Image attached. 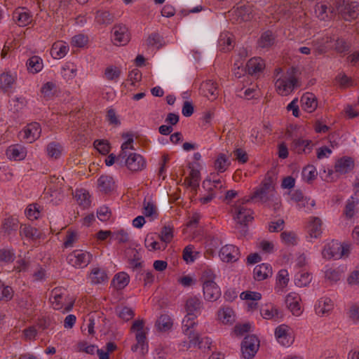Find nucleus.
<instances>
[{
	"label": "nucleus",
	"instance_id": "nucleus-23",
	"mask_svg": "<svg viewBox=\"0 0 359 359\" xmlns=\"http://www.w3.org/2000/svg\"><path fill=\"white\" fill-rule=\"evenodd\" d=\"M264 67V63L260 57L251 58L246 64L247 72L250 75L260 72Z\"/></svg>",
	"mask_w": 359,
	"mask_h": 359
},
{
	"label": "nucleus",
	"instance_id": "nucleus-63",
	"mask_svg": "<svg viewBox=\"0 0 359 359\" xmlns=\"http://www.w3.org/2000/svg\"><path fill=\"white\" fill-rule=\"evenodd\" d=\"M235 158L241 163H245L248 161V155L243 149L237 148L233 151Z\"/></svg>",
	"mask_w": 359,
	"mask_h": 359
},
{
	"label": "nucleus",
	"instance_id": "nucleus-10",
	"mask_svg": "<svg viewBox=\"0 0 359 359\" xmlns=\"http://www.w3.org/2000/svg\"><path fill=\"white\" fill-rule=\"evenodd\" d=\"M219 257L223 262H234L240 257L239 249L233 245H226L219 251Z\"/></svg>",
	"mask_w": 359,
	"mask_h": 359
},
{
	"label": "nucleus",
	"instance_id": "nucleus-6",
	"mask_svg": "<svg viewBox=\"0 0 359 359\" xmlns=\"http://www.w3.org/2000/svg\"><path fill=\"white\" fill-rule=\"evenodd\" d=\"M112 41L116 46H124L130 41L128 28L124 25H116L112 31Z\"/></svg>",
	"mask_w": 359,
	"mask_h": 359
},
{
	"label": "nucleus",
	"instance_id": "nucleus-16",
	"mask_svg": "<svg viewBox=\"0 0 359 359\" xmlns=\"http://www.w3.org/2000/svg\"><path fill=\"white\" fill-rule=\"evenodd\" d=\"M354 168V161L351 157H343L339 159L334 165L336 172L346 174Z\"/></svg>",
	"mask_w": 359,
	"mask_h": 359
},
{
	"label": "nucleus",
	"instance_id": "nucleus-60",
	"mask_svg": "<svg viewBox=\"0 0 359 359\" xmlns=\"http://www.w3.org/2000/svg\"><path fill=\"white\" fill-rule=\"evenodd\" d=\"M147 45L161 48L163 46L162 37L158 33H152L147 39Z\"/></svg>",
	"mask_w": 359,
	"mask_h": 359
},
{
	"label": "nucleus",
	"instance_id": "nucleus-11",
	"mask_svg": "<svg viewBox=\"0 0 359 359\" xmlns=\"http://www.w3.org/2000/svg\"><path fill=\"white\" fill-rule=\"evenodd\" d=\"M312 148L313 144L311 140L301 138L294 139L290 147L291 150L298 154L302 153L309 154Z\"/></svg>",
	"mask_w": 359,
	"mask_h": 359
},
{
	"label": "nucleus",
	"instance_id": "nucleus-61",
	"mask_svg": "<svg viewBox=\"0 0 359 359\" xmlns=\"http://www.w3.org/2000/svg\"><path fill=\"white\" fill-rule=\"evenodd\" d=\"M77 241V233L75 231L68 230L63 243L65 248L72 247L74 243Z\"/></svg>",
	"mask_w": 359,
	"mask_h": 359
},
{
	"label": "nucleus",
	"instance_id": "nucleus-15",
	"mask_svg": "<svg viewBox=\"0 0 359 359\" xmlns=\"http://www.w3.org/2000/svg\"><path fill=\"white\" fill-rule=\"evenodd\" d=\"M238 22H247L252 18V8L250 6L242 5L233 11Z\"/></svg>",
	"mask_w": 359,
	"mask_h": 359
},
{
	"label": "nucleus",
	"instance_id": "nucleus-46",
	"mask_svg": "<svg viewBox=\"0 0 359 359\" xmlns=\"http://www.w3.org/2000/svg\"><path fill=\"white\" fill-rule=\"evenodd\" d=\"M76 198L80 205L88 207L90 204V195L88 191L83 189L76 191Z\"/></svg>",
	"mask_w": 359,
	"mask_h": 359
},
{
	"label": "nucleus",
	"instance_id": "nucleus-51",
	"mask_svg": "<svg viewBox=\"0 0 359 359\" xmlns=\"http://www.w3.org/2000/svg\"><path fill=\"white\" fill-rule=\"evenodd\" d=\"M56 85L53 82H47L42 86L41 89V93L46 98H51L55 94Z\"/></svg>",
	"mask_w": 359,
	"mask_h": 359
},
{
	"label": "nucleus",
	"instance_id": "nucleus-8",
	"mask_svg": "<svg viewBox=\"0 0 359 359\" xmlns=\"http://www.w3.org/2000/svg\"><path fill=\"white\" fill-rule=\"evenodd\" d=\"M124 165L132 172H137L142 170L146 167V161L140 154L130 153L125 160Z\"/></svg>",
	"mask_w": 359,
	"mask_h": 359
},
{
	"label": "nucleus",
	"instance_id": "nucleus-34",
	"mask_svg": "<svg viewBox=\"0 0 359 359\" xmlns=\"http://www.w3.org/2000/svg\"><path fill=\"white\" fill-rule=\"evenodd\" d=\"M229 165V158L224 154H219L215 161V168L219 172H224Z\"/></svg>",
	"mask_w": 359,
	"mask_h": 359
},
{
	"label": "nucleus",
	"instance_id": "nucleus-2",
	"mask_svg": "<svg viewBox=\"0 0 359 359\" xmlns=\"http://www.w3.org/2000/svg\"><path fill=\"white\" fill-rule=\"evenodd\" d=\"M298 72V69L292 67L287 72L289 76L287 78L278 79L275 83L277 92L282 96L289 95L296 87L298 86V80L295 74Z\"/></svg>",
	"mask_w": 359,
	"mask_h": 359
},
{
	"label": "nucleus",
	"instance_id": "nucleus-39",
	"mask_svg": "<svg viewBox=\"0 0 359 359\" xmlns=\"http://www.w3.org/2000/svg\"><path fill=\"white\" fill-rule=\"evenodd\" d=\"M18 221L16 218L8 217L2 222V230L5 233L10 234L12 231H15L18 229Z\"/></svg>",
	"mask_w": 359,
	"mask_h": 359
},
{
	"label": "nucleus",
	"instance_id": "nucleus-5",
	"mask_svg": "<svg viewBox=\"0 0 359 359\" xmlns=\"http://www.w3.org/2000/svg\"><path fill=\"white\" fill-rule=\"evenodd\" d=\"M259 347V340L255 335L246 336L241 343L242 355L245 359H252Z\"/></svg>",
	"mask_w": 359,
	"mask_h": 359
},
{
	"label": "nucleus",
	"instance_id": "nucleus-3",
	"mask_svg": "<svg viewBox=\"0 0 359 359\" xmlns=\"http://www.w3.org/2000/svg\"><path fill=\"white\" fill-rule=\"evenodd\" d=\"M335 9L346 21L355 20L359 15V4L357 2L346 3L345 0H338Z\"/></svg>",
	"mask_w": 359,
	"mask_h": 359
},
{
	"label": "nucleus",
	"instance_id": "nucleus-14",
	"mask_svg": "<svg viewBox=\"0 0 359 359\" xmlns=\"http://www.w3.org/2000/svg\"><path fill=\"white\" fill-rule=\"evenodd\" d=\"M271 275L272 268L267 264H259L253 270V276L257 281L264 280Z\"/></svg>",
	"mask_w": 359,
	"mask_h": 359
},
{
	"label": "nucleus",
	"instance_id": "nucleus-27",
	"mask_svg": "<svg viewBox=\"0 0 359 359\" xmlns=\"http://www.w3.org/2000/svg\"><path fill=\"white\" fill-rule=\"evenodd\" d=\"M185 335L187 336L189 339V343L187 346V348H189L191 346H198V348L203 349V348H205V346H203V339L201 338V336L198 333L195 332L194 330L184 331Z\"/></svg>",
	"mask_w": 359,
	"mask_h": 359
},
{
	"label": "nucleus",
	"instance_id": "nucleus-49",
	"mask_svg": "<svg viewBox=\"0 0 359 359\" xmlns=\"http://www.w3.org/2000/svg\"><path fill=\"white\" fill-rule=\"evenodd\" d=\"M20 233L21 236L23 235L28 238L36 239L37 238H39L38 230L36 228L32 227L31 226L22 225L20 226Z\"/></svg>",
	"mask_w": 359,
	"mask_h": 359
},
{
	"label": "nucleus",
	"instance_id": "nucleus-7",
	"mask_svg": "<svg viewBox=\"0 0 359 359\" xmlns=\"http://www.w3.org/2000/svg\"><path fill=\"white\" fill-rule=\"evenodd\" d=\"M274 194V186L270 180L264 182L260 187L257 189L252 195L251 198L258 199L259 201L265 203L268 201Z\"/></svg>",
	"mask_w": 359,
	"mask_h": 359
},
{
	"label": "nucleus",
	"instance_id": "nucleus-36",
	"mask_svg": "<svg viewBox=\"0 0 359 359\" xmlns=\"http://www.w3.org/2000/svg\"><path fill=\"white\" fill-rule=\"evenodd\" d=\"M15 76L8 72H4L0 75V88L6 91L11 88L15 83Z\"/></svg>",
	"mask_w": 359,
	"mask_h": 359
},
{
	"label": "nucleus",
	"instance_id": "nucleus-48",
	"mask_svg": "<svg viewBox=\"0 0 359 359\" xmlns=\"http://www.w3.org/2000/svg\"><path fill=\"white\" fill-rule=\"evenodd\" d=\"M62 147L56 142H50L47 146V153L49 157L57 158L62 154Z\"/></svg>",
	"mask_w": 359,
	"mask_h": 359
},
{
	"label": "nucleus",
	"instance_id": "nucleus-53",
	"mask_svg": "<svg viewBox=\"0 0 359 359\" xmlns=\"http://www.w3.org/2000/svg\"><path fill=\"white\" fill-rule=\"evenodd\" d=\"M40 206L36 204H30L25 210L27 217L30 219H36L40 216Z\"/></svg>",
	"mask_w": 359,
	"mask_h": 359
},
{
	"label": "nucleus",
	"instance_id": "nucleus-64",
	"mask_svg": "<svg viewBox=\"0 0 359 359\" xmlns=\"http://www.w3.org/2000/svg\"><path fill=\"white\" fill-rule=\"evenodd\" d=\"M118 316L123 320L128 321L134 317V311L132 309L125 306L118 311Z\"/></svg>",
	"mask_w": 359,
	"mask_h": 359
},
{
	"label": "nucleus",
	"instance_id": "nucleus-21",
	"mask_svg": "<svg viewBox=\"0 0 359 359\" xmlns=\"http://www.w3.org/2000/svg\"><path fill=\"white\" fill-rule=\"evenodd\" d=\"M201 308L202 302L196 297H191L186 301L185 309L188 314L191 313L197 316V313H200Z\"/></svg>",
	"mask_w": 359,
	"mask_h": 359
},
{
	"label": "nucleus",
	"instance_id": "nucleus-58",
	"mask_svg": "<svg viewBox=\"0 0 359 359\" xmlns=\"http://www.w3.org/2000/svg\"><path fill=\"white\" fill-rule=\"evenodd\" d=\"M63 178L62 181H58L57 185L54 188H50V196L58 198V200L60 201L64 198V191H63Z\"/></svg>",
	"mask_w": 359,
	"mask_h": 359
},
{
	"label": "nucleus",
	"instance_id": "nucleus-33",
	"mask_svg": "<svg viewBox=\"0 0 359 359\" xmlns=\"http://www.w3.org/2000/svg\"><path fill=\"white\" fill-rule=\"evenodd\" d=\"M114 16L109 11H98L96 13L95 20L99 25H107L114 22Z\"/></svg>",
	"mask_w": 359,
	"mask_h": 359
},
{
	"label": "nucleus",
	"instance_id": "nucleus-52",
	"mask_svg": "<svg viewBox=\"0 0 359 359\" xmlns=\"http://www.w3.org/2000/svg\"><path fill=\"white\" fill-rule=\"evenodd\" d=\"M94 147L102 155L107 154L110 151V144L107 140H96L93 143Z\"/></svg>",
	"mask_w": 359,
	"mask_h": 359
},
{
	"label": "nucleus",
	"instance_id": "nucleus-1",
	"mask_svg": "<svg viewBox=\"0 0 359 359\" xmlns=\"http://www.w3.org/2000/svg\"><path fill=\"white\" fill-rule=\"evenodd\" d=\"M214 276L211 270L205 271L202 276L203 295L206 300L210 302L216 301L221 296L220 289L212 280Z\"/></svg>",
	"mask_w": 359,
	"mask_h": 359
},
{
	"label": "nucleus",
	"instance_id": "nucleus-29",
	"mask_svg": "<svg viewBox=\"0 0 359 359\" xmlns=\"http://www.w3.org/2000/svg\"><path fill=\"white\" fill-rule=\"evenodd\" d=\"M189 168H191V171L189 177L185 178L184 182L187 183L189 187L196 189L199 186L201 179L200 172L198 170L191 168V164L189 165Z\"/></svg>",
	"mask_w": 359,
	"mask_h": 359
},
{
	"label": "nucleus",
	"instance_id": "nucleus-38",
	"mask_svg": "<svg viewBox=\"0 0 359 359\" xmlns=\"http://www.w3.org/2000/svg\"><path fill=\"white\" fill-rule=\"evenodd\" d=\"M156 326L160 331H166L172 326V322L168 315H161L156 322Z\"/></svg>",
	"mask_w": 359,
	"mask_h": 359
},
{
	"label": "nucleus",
	"instance_id": "nucleus-47",
	"mask_svg": "<svg viewBox=\"0 0 359 359\" xmlns=\"http://www.w3.org/2000/svg\"><path fill=\"white\" fill-rule=\"evenodd\" d=\"M317 176V170L312 165H308L303 168L302 177L307 182H312Z\"/></svg>",
	"mask_w": 359,
	"mask_h": 359
},
{
	"label": "nucleus",
	"instance_id": "nucleus-43",
	"mask_svg": "<svg viewBox=\"0 0 359 359\" xmlns=\"http://www.w3.org/2000/svg\"><path fill=\"white\" fill-rule=\"evenodd\" d=\"M143 214L145 217L157 218L158 215L156 205L151 201H147L146 199L143 202Z\"/></svg>",
	"mask_w": 359,
	"mask_h": 359
},
{
	"label": "nucleus",
	"instance_id": "nucleus-41",
	"mask_svg": "<svg viewBox=\"0 0 359 359\" xmlns=\"http://www.w3.org/2000/svg\"><path fill=\"white\" fill-rule=\"evenodd\" d=\"M329 12L332 13V10L329 8L325 4H317L315 6V13L320 20H326L329 18Z\"/></svg>",
	"mask_w": 359,
	"mask_h": 359
},
{
	"label": "nucleus",
	"instance_id": "nucleus-20",
	"mask_svg": "<svg viewBox=\"0 0 359 359\" xmlns=\"http://www.w3.org/2000/svg\"><path fill=\"white\" fill-rule=\"evenodd\" d=\"M69 51V46L63 41L55 42L51 48L50 54L54 59H60Z\"/></svg>",
	"mask_w": 359,
	"mask_h": 359
},
{
	"label": "nucleus",
	"instance_id": "nucleus-35",
	"mask_svg": "<svg viewBox=\"0 0 359 359\" xmlns=\"http://www.w3.org/2000/svg\"><path fill=\"white\" fill-rule=\"evenodd\" d=\"M285 325H279L276 328L275 335L277 340L283 346H287L289 344V340L287 339V330Z\"/></svg>",
	"mask_w": 359,
	"mask_h": 359
},
{
	"label": "nucleus",
	"instance_id": "nucleus-26",
	"mask_svg": "<svg viewBox=\"0 0 359 359\" xmlns=\"http://www.w3.org/2000/svg\"><path fill=\"white\" fill-rule=\"evenodd\" d=\"M6 155L8 158L14 161H20L25 158L26 154L23 148L20 145H12L6 149Z\"/></svg>",
	"mask_w": 359,
	"mask_h": 359
},
{
	"label": "nucleus",
	"instance_id": "nucleus-25",
	"mask_svg": "<svg viewBox=\"0 0 359 359\" xmlns=\"http://www.w3.org/2000/svg\"><path fill=\"white\" fill-rule=\"evenodd\" d=\"M129 281V276L125 272H120L114 276L111 285L116 290H119L126 287L128 285Z\"/></svg>",
	"mask_w": 359,
	"mask_h": 359
},
{
	"label": "nucleus",
	"instance_id": "nucleus-45",
	"mask_svg": "<svg viewBox=\"0 0 359 359\" xmlns=\"http://www.w3.org/2000/svg\"><path fill=\"white\" fill-rule=\"evenodd\" d=\"M13 290L11 287L5 285L0 280V301H9L13 298Z\"/></svg>",
	"mask_w": 359,
	"mask_h": 359
},
{
	"label": "nucleus",
	"instance_id": "nucleus-13",
	"mask_svg": "<svg viewBox=\"0 0 359 359\" xmlns=\"http://www.w3.org/2000/svg\"><path fill=\"white\" fill-rule=\"evenodd\" d=\"M302 107L307 112L311 113L314 111L318 107V101L316 95L307 92L301 97Z\"/></svg>",
	"mask_w": 359,
	"mask_h": 359
},
{
	"label": "nucleus",
	"instance_id": "nucleus-57",
	"mask_svg": "<svg viewBox=\"0 0 359 359\" xmlns=\"http://www.w3.org/2000/svg\"><path fill=\"white\" fill-rule=\"evenodd\" d=\"M222 50L224 52L229 51L233 48V40L230 36L221 35L219 41Z\"/></svg>",
	"mask_w": 359,
	"mask_h": 359
},
{
	"label": "nucleus",
	"instance_id": "nucleus-28",
	"mask_svg": "<svg viewBox=\"0 0 359 359\" xmlns=\"http://www.w3.org/2000/svg\"><path fill=\"white\" fill-rule=\"evenodd\" d=\"M201 88L208 99L214 100L216 98L217 95V84L216 83L212 80L206 81L202 83Z\"/></svg>",
	"mask_w": 359,
	"mask_h": 359
},
{
	"label": "nucleus",
	"instance_id": "nucleus-30",
	"mask_svg": "<svg viewBox=\"0 0 359 359\" xmlns=\"http://www.w3.org/2000/svg\"><path fill=\"white\" fill-rule=\"evenodd\" d=\"M333 309V304L331 299H325L318 301V304L315 307L316 313L323 316L325 314L328 313Z\"/></svg>",
	"mask_w": 359,
	"mask_h": 359
},
{
	"label": "nucleus",
	"instance_id": "nucleus-24",
	"mask_svg": "<svg viewBox=\"0 0 359 359\" xmlns=\"http://www.w3.org/2000/svg\"><path fill=\"white\" fill-rule=\"evenodd\" d=\"M25 137L31 141L35 140L40 137L41 133V126L39 123L33 122L28 124L25 129Z\"/></svg>",
	"mask_w": 359,
	"mask_h": 359
},
{
	"label": "nucleus",
	"instance_id": "nucleus-32",
	"mask_svg": "<svg viewBox=\"0 0 359 359\" xmlns=\"http://www.w3.org/2000/svg\"><path fill=\"white\" fill-rule=\"evenodd\" d=\"M321 226V219L319 217H313L308 226L310 236L313 238H318L322 233Z\"/></svg>",
	"mask_w": 359,
	"mask_h": 359
},
{
	"label": "nucleus",
	"instance_id": "nucleus-9",
	"mask_svg": "<svg viewBox=\"0 0 359 359\" xmlns=\"http://www.w3.org/2000/svg\"><path fill=\"white\" fill-rule=\"evenodd\" d=\"M13 19L20 27H25L31 23L32 15L27 8L18 7L13 13Z\"/></svg>",
	"mask_w": 359,
	"mask_h": 359
},
{
	"label": "nucleus",
	"instance_id": "nucleus-42",
	"mask_svg": "<svg viewBox=\"0 0 359 359\" xmlns=\"http://www.w3.org/2000/svg\"><path fill=\"white\" fill-rule=\"evenodd\" d=\"M218 317L224 324L231 323L234 320L233 311L229 307L223 308L219 311Z\"/></svg>",
	"mask_w": 359,
	"mask_h": 359
},
{
	"label": "nucleus",
	"instance_id": "nucleus-59",
	"mask_svg": "<svg viewBox=\"0 0 359 359\" xmlns=\"http://www.w3.org/2000/svg\"><path fill=\"white\" fill-rule=\"evenodd\" d=\"M282 241L287 245H294L297 244V236L292 231H283L280 234Z\"/></svg>",
	"mask_w": 359,
	"mask_h": 359
},
{
	"label": "nucleus",
	"instance_id": "nucleus-31",
	"mask_svg": "<svg viewBox=\"0 0 359 359\" xmlns=\"http://www.w3.org/2000/svg\"><path fill=\"white\" fill-rule=\"evenodd\" d=\"M89 278L93 284H100L107 280L108 276L104 269L100 268H94Z\"/></svg>",
	"mask_w": 359,
	"mask_h": 359
},
{
	"label": "nucleus",
	"instance_id": "nucleus-50",
	"mask_svg": "<svg viewBox=\"0 0 359 359\" xmlns=\"http://www.w3.org/2000/svg\"><path fill=\"white\" fill-rule=\"evenodd\" d=\"M196 315L187 313L182 320L183 331L192 330L197 324L196 321Z\"/></svg>",
	"mask_w": 359,
	"mask_h": 359
},
{
	"label": "nucleus",
	"instance_id": "nucleus-37",
	"mask_svg": "<svg viewBox=\"0 0 359 359\" xmlns=\"http://www.w3.org/2000/svg\"><path fill=\"white\" fill-rule=\"evenodd\" d=\"M27 69L32 73L40 72L43 67L42 60L38 56H32L27 62Z\"/></svg>",
	"mask_w": 359,
	"mask_h": 359
},
{
	"label": "nucleus",
	"instance_id": "nucleus-40",
	"mask_svg": "<svg viewBox=\"0 0 359 359\" xmlns=\"http://www.w3.org/2000/svg\"><path fill=\"white\" fill-rule=\"evenodd\" d=\"M292 297L293 295L292 294H288L285 299V303L287 307L290 310L292 314L299 316L302 313L301 306L298 300L290 302V299H293Z\"/></svg>",
	"mask_w": 359,
	"mask_h": 359
},
{
	"label": "nucleus",
	"instance_id": "nucleus-4",
	"mask_svg": "<svg viewBox=\"0 0 359 359\" xmlns=\"http://www.w3.org/2000/svg\"><path fill=\"white\" fill-rule=\"evenodd\" d=\"M93 255L82 250H75L67 256L68 263L75 268H84L91 262Z\"/></svg>",
	"mask_w": 359,
	"mask_h": 359
},
{
	"label": "nucleus",
	"instance_id": "nucleus-55",
	"mask_svg": "<svg viewBox=\"0 0 359 359\" xmlns=\"http://www.w3.org/2000/svg\"><path fill=\"white\" fill-rule=\"evenodd\" d=\"M172 238L173 229L170 226H164L159 234V238L161 241L165 243H168L172 241Z\"/></svg>",
	"mask_w": 359,
	"mask_h": 359
},
{
	"label": "nucleus",
	"instance_id": "nucleus-56",
	"mask_svg": "<svg viewBox=\"0 0 359 359\" xmlns=\"http://www.w3.org/2000/svg\"><path fill=\"white\" fill-rule=\"evenodd\" d=\"M88 41V36L83 34L75 35L72 38V45L79 48L84 47Z\"/></svg>",
	"mask_w": 359,
	"mask_h": 359
},
{
	"label": "nucleus",
	"instance_id": "nucleus-17",
	"mask_svg": "<svg viewBox=\"0 0 359 359\" xmlns=\"http://www.w3.org/2000/svg\"><path fill=\"white\" fill-rule=\"evenodd\" d=\"M340 248L341 243H332L327 245L323 252V256L325 259H330L332 258L334 259H340Z\"/></svg>",
	"mask_w": 359,
	"mask_h": 359
},
{
	"label": "nucleus",
	"instance_id": "nucleus-62",
	"mask_svg": "<svg viewBox=\"0 0 359 359\" xmlns=\"http://www.w3.org/2000/svg\"><path fill=\"white\" fill-rule=\"evenodd\" d=\"M240 297L242 299L245 300H253V301H257L261 299L262 294L259 292H252V291H245L241 292L240 294Z\"/></svg>",
	"mask_w": 359,
	"mask_h": 359
},
{
	"label": "nucleus",
	"instance_id": "nucleus-12",
	"mask_svg": "<svg viewBox=\"0 0 359 359\" xmlns=\"http://www.w3.org/2000/svg\"><path fill=\"white\" fill-rule=\"evenodd\" d=\"M236 217L238 222L241 224L247 225L249 222L253 219V211L251 209L246 208L245 207L237 205L235 208Z\"/></svg>",
	"mask_w": 359,
	"mask_h": 359
},
{
	"label": "nucleus",
	"instance_id": "nucleus-22",
	"mask_svg": "<svg viewBox=\"0 0 359 359\" xmlns=\"http://www.w3.org/2000/svg\"><path fill=\"white\" fill-rule=\"evenodd\" d=\"M261 315L265 319H278L283 318V313L273 305H266L261 309Z\"/></svg>",
	"mask_w": 359,
	"mask_h": 359
},
{
	"label": "nucleus",
	"instance_id": "nucleus-18",
	"mask_svg": "<svg viewBox=\"0 0 359 359\" xmlns=\"http://www.w3.org/2000/svg\"><path fill=\"white\" fill-rule=\"evenodd\" d=\"M97 187L104 194L110 193L114 189L113 178L108 175H101L97 180Z\"/></svg>",
	"mask_w": 359,
	"mask_h": 359
},
{
	"label": "nucleus",
	"instance_id": "nucleus-44",
	"mask_svg": "<svg viewBox=\"0 0 359 359\" xmlns=\"http://www.w3.org/2000/svg\"><path fill=\"white\" fill-rule=\"evenodd\" d=\"M311 281V276L309 273L301 272L296 275L294 278L295 285L297 287H306Z\"/></svg>",
	"mask_w": 359,
	"mask_h": 359
},
{
	"label": "nucleus",
	"instance_id": "nucleus-54",
	"mask_svg": "<svg viewBox=\"0 0 359 359\" xmlns=\"http://www.w3.org/2000/svg\"><path fill=\"white\" fill-rule=\"evenodd\" d=\"M121 74V70L116 67L109 66L104 70V76L109 81H113L118 79Z\"/></svg>",
	"mask_w": 359,
	"mask_h": 359
},
{
	"label": "nucleus",
	"instance_id": "nucleus-19",
	"mask_svg": "<svg viewBox=\"0 0 359 359\" xmlns=\"http://www.w3.org/2000/svg\"><path fill=\"white\" fill-rule=\"evenodd\" d=\"M276 35L272 31L267 30L263 32L257 41L258 47L261 48H269L276 42Z\"/></svg>",
	"mask_w": 359,
	"mask_h": 359
}]
</instances>
